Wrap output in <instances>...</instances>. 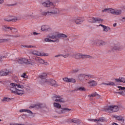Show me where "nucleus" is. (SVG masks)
I'll return each mask as SVG.
<instances>
[{"mask_svg":"<svg viewBox=\"0 0 125 125\" xmlns=\"http://www.w3.org/2000/svg\"><path fill=\"white\" fill-rule=\"evenodd\" d=\"M9 74H10V71L7 70V69H3L0 71V77L8 76Z\"/></svg>","mask_w":125,"mask_h":125,"instance_id":"nucleus-17","label":"nucleus"},{"mask_svg":"<svg viewBox=\"0 0 125 125\" xmlns=\"http://www.w3.org/2000/svg\"><path fill=\"white\" fill-rule=\"evenodd\" d=\"M120 109L117 105H110L108 108H106V111L108 113H113V112H118Z\"/></svg>","mask_w":125,"mask_h":125,"instance_id":"nucleus-7","label":"nucleus"},{"mask_svg":"<svg viewBox=\"0 0 125 125\" xmlns=\"http://www.w3.org/2000/svg\"><path fill=\"white\" fill-rule=\"evenodd\" d=\"M92 79L93 78H94V76L91 75V74H88V75H86V79Z\"/></svg>","mask_w":125,"mask_h":125,"instance_id":"nucleus-35","label":"nucleus"},{"mask_svg":"<svg viewBox=\"0 0 125 125\" xmlns=\"http://www.w3.org/2000/svg\"><path fill=\"white\" fill-rule=\"evenodd\" d=\"M103 84H104L105 85H115V83L114 82H107V83H103Z\"/></svg>","mask_w":125,"mask_h":125,"instance_id":"nucleus-30","label":"nucleus"},{"mask_svg":"<svg viewBox=\"0 0 125 125\" xmlns=\"http://www.w3.org/2000/svg\"><path fill=\"white\" fill-rule=\"evenodd\" d=\"M4 21H7V22H16L18 19H17V17H15L12 19H4Z\"/></svg>","mask_w":125,"mask_h":125,"instance_id":"nucleus-24","label":"nucleus"},{"mask_svg":"<svg viewBox=\"0 0 125 125\" xmlns=\"http://www.w3.org/2000/svg\"><path fill=\"white\" fill-rule=\"evenodd\" d=\"M73 57L75 59L80 60V59H86V58H89L91 59V58H92V57H91L90 55H84L82 53H77L73 55Z\"/></svg>","mask_w":125,"mask_h":125,"instance_id":"nucleus-5","label":"nucleus"},{"mask_svg":"<svg viewBox=\"0 0 125 125\" xmlns=\"http://www.w3.org/2000/svg\"><path fill=\"white\" fill-rule=\"evenodd\" d=\"M118 88H119L120 90H125V87H122L121 86H118Z\"/></svg>","mask_w":125,"mask_h":125,"instance_id":"nucleus-39","label":"nucleus"},{"mask_svg":"<svg viewBox=\"0 0 125 125\" xmlns=\"http://www.w3.org/2000/svg\"><path fill=\"white\" fill-rule=\"evenodd\" d=\"M77 72H79V69H74L73 71V73H77Z\"/></svg>","mask_w":125,"mask_h":125,"instance_id":"nucleus-47","label":"nucleus"},{"mask_svg":"<svg viewBox=\"0 0 125 125\" xmlns=\"http://www.w3.org/2000/svg\"><path fill=\"white\" fill-rule=\"evenodd\" d=\"M41 30L43 32H49L51 30V28L48 25H42L41 27Z\"/></svg>","mask_w":125,"mask_h":125,"instance_id":"nucleus-21","label":"nucleus"},{"mask_svg":"<svg viewBox=\"0 0 125 125\" xmlns=\"http://www.w3.org/2000/svg\"><path fill=\"white\" fill-rule=\"evenodd\" d=\"M94 42L97 46H101V45H105L106 44V42L101 40H95Z\"/></svg>","mask_w":125,"mask_h":125,"instance_id":"nucleus-15","label":"nucleus"},{"mask_svg":"<svg viewBox=\"0 0 125 125\" xmlns=\"http://www.w3.org/2000/svg\"><path fill=\"white\" fill-rule=\"evenodd\" d=\"M49 82V83H50L52 86H54L55 87L58 86V84H57V83H56V81H55V80L51 79Z\"/></svg>","mask_w":125,"mask_h":125,"instance_id":"nucleus-27","label":"nucleus"},{"mask_svg":"<svg viewBox=\"0 0 125 125\" xmlns=\"http://www.w3.org/2000/svg\"><path fill=\"white\" fill-rule=\"evenodd\" d=\"M21 78H23V79H26V78H28V76H27V75H26L25 73H23V74L21 75Z\"/></svg>","mask_w":125,"mask_h":125,"instance_id":"nucleus-36","label":"nucleus"},{"mask_svg":"<svg viewBox=\"0 0 125 125\" xmlns=\"http://www.w3.org/2000/svg\"><path fill=\"white\" fill-rule=\"evenodd\" d=\"M3 0H0V4H2V3H3Z\"/></svg>","mask_w":125,"mask_h":125,"instance_id":"nucleus-51","label":"nucleus"},{"mask_svg":"<svg viewBox=\"0 0 125 125\" xmlns=\"http://www.w3.org/2000/svg\"><path fill=\"white\" fill-rule=\"evenodd\" d=\"M121 83H125V78H121Z\"/></svg>","mask_w":125,"mask_h":125,"instance_id":"nucleus-41","label":"nucleus"},{"mask_svg":"<svg viewBox=\"0 0 125 125\" xmlns=\"http://www.w3.org/2000/svg\"><path fill=\"white\" fill-rule=\"evenodd\" d=\"M40 79H41L40 83L42 84V83H48V81L46 78H47V74L46 73H42L39 76Z\"/></svg>","mask_w":125,"mask_h":125,"instance_id":"nucleus-10","label":"nucleus"},{"mask_svg":"<svg viewBox=\"0 0 125 125\" xmlns=\"http://www.w3.org/2000/svg\"><path fill=\"white\" fill-rule=\"evenodd\" d=\"M10 101V98L4 97L2 100V102H9Z\"/></svg>","mask_w":125,"mask_h":125,"instance_id":"nucleus-32","label":"nucleus"},{"mask_svg":"<svg viewBox=\"0 0 125 125\" xmlns=\"http://www.w3.org/2000/svg\"><path fill=\"white\" fill-rule=\"evenodd\" d=\"M45 65H49V63L47 62H44V63Z\"/></svg>","mask_w":125,"mask_h":125,"instance_id":"nucleus-50","label":"nucleus"},{"mask_svg":"<svg viewBox=\"0 0 125 125\" xmlns=\"http://www.w3.org/2000/svg\"><path fill=\"white\" fill-rule=\"evenodd\" d=\"M116 26H117V23H114L113 27H116Z\"/></svg>","mask_w":125,"mask_h":125,"instance_id":"nucleus-56","label":"nucleus"},{"mask_svg":"<svg viewBox=\"0 0 125 125\" xmlns=\"http://www.w3.org/2000/svg\"><path fill=\"white\" fill-rule=\"evenodd\" d=\"M88 121L90 122H94L95 123H98L99 122H104L105 121V119L104 118H100L98 119H89Z\"/></svg>","mask_w":125,"mask_h":125,"instance_id":"nucleus-20","label":"nucleus"},{"mask_svg":"<svg viewBox=\"0 0 125 125\" xmlns=\"http://www.w3.org/2000/svg\"><path fill=\"white\" fill-rule=\"evenodd\" d=\"M114 118H115V119H116V120H117V121H119V122H122V123H125V118H124V117L121 115H115L114 116Z\"/></svg>","mask_w":125,"mask_h":125,"instance_id":"nucleus-22","label":"nucleus"},{"mask_svg":"<svg viewBox=\"0 0 125 125\" xmlns=\"http://www.w3.org/2000/svg\"><path fill=\"white\" fill-rule=\"evenodd\" d=\"M10 90H11L12 93H14L15 94H18V95H23L24 94V90L21 89H16V88H11Z\"/></svg>","mask_w":125,"mask_h":125,"instance_id":"nucleus-12","label":"nucleus"},{"mask_svg":"<svg viewBox=\"0 0 125 125\" xmlns=\"http://www.w3.org/2000/svg\"><path fill=\"white\" fill-rule=\"evenodd\" d=\"M25 112L28 113V114H33V112L29 109H25Z\"/></svg>","mask_w":125,"mask_h":125,"instance_id":"nucleus-40","label":"nucleus"},{"mask_svg":"<svg viewBox=\"0 0 125 125\" xmlns=\"http://www.w3.org/2000/svg\"><path fill=\"white\" fill-rule=\"evenodd\" d=\"M95 96H99V95H98L97 93L95 92L88 95V97H89L90 98L91 97H95Z\"/></svg>","mask_w":125,"mask_h":125,"instance_id":"nucleus-28","label":"nucleus"},{"mask_svg":"<svg viewBox=\"0 0 125 125\" xmlns=\"http://www.w3.org/2000/svg\"><path fill=\"white\" fill-rule=\"evenodd\" d=\"M67 36L63 33H58L55 32L52 34H50L47 36V38L44 39V42H59V39H64L65 38H67ZM49 39H53L55 40H51Z\"/></svg>","mask_w":125,"mask_h":125,"instance_id":"nucleus-2","label":"nucleus"},{"mask_svg":"<svg viewBox=\"0 0 125 125\" xmlns=\"http://www.w3.org/2000/svg\"><path fill=\"white\" fill-rule=\"evenodd\" d=\"M108 12V13H111L114 15H121L122 14L121 10H114L112 8H105L103 10V12Z\"/></svg>","mask_w":125,"mask_h":125,"instance_id":"nucleus-4","label":"nucleus"},{"mask_svg":"<svg viewBox=\"0 0 125 125\" xmlns=\"http://www.w3.org/2000/svg\"><path fill=\"white\" fill-rule=\"evenodd\" d=\"M122 19H123V20H125V17H123V18H122Z\"/></svg>","mask_w":125,"mask_h":125,"instance_id":"nucleus-57","label":"nucleus"},{"mask_svg":"<svg viewBox=\"0 0 125 125\" xmlns=\"http://www.w3.org/2000/svg\"><path fill=\"white\" fill-rule=\"evenodd\" d=\"M112 125H119L116 123H112Z\"/></svg>","mask_w":125,"mask_h":125,"instance_id":"nucleus-54","label":"nucleus"},{"mask_svg":"<svg viewBox=\"0 0 125 125\" xmlns=\"http://www.w3.org/2000/svg\"><path fill=\"white\" fill-rule=\"evenodd\" d=\"M85 20L84 18L79 17L72 19L71 21H72V22H75L77 25H81V24H82Z\"/></svg>","mask_w":125,"mask_h":125,"instance_id":"nucleus-9","label":"nucleus"},{"mask_svg":"<svg viewBox=\"0 0 125 125\" xmlns=\"http://www.w3.org/2000/svg\"><path fill=\"white\" fill-rule=\"evenodd\" d=\"M52 100L56 102H60L61 103H65V100L59 95L54 94L52 97Z\"/></svg>","mask_w":125,"mask_h":125,"instance_id":"nucleus-6","label":"nucleus"},{"mask_svg":"<svg viewBox=\"0 0 125 125\" xmlns=\"http://www.w3.org/2000/svg\"><path fill=\"white\" fill-rule=\"evenodd\" d=\"M97 84V83L94 80H90L86 83V85L89 87H91V86H95Z\"/></svg>","mask_w":125,"mask_h":125,"instance_id":"nucleus-19","label":"nucleus"},{"mask_svg":"<svg viewBox=\"0 0 125 125\" xmlns=\"http://www.w3.org/2000/svg\"><path fill=\"white\" fill-rule=\"evenodd\" d=\"M122 46L119 42L114 43L111 46L112 50H122Z\"/></svg>","mask_w":125,"mask_h":125,"instance_id":"nucleus-11","label":"nucleus"},{"mask_svg":"<svg viewBox=\"0 0 125 125\" xmlns=\"http://www.w3.org/2000/svg\"><path fill=\"white\" fill-rule=\"evenodd\" d=\"M32 53L34 55H37L38 56H40V54H39V53H37V52H36L35 51H33L32 52Z\"/></svg>","mask_w":125,"mask_h":125,"instance_id":"nucleus-38","label":"nucleus"},{"mask_svg":"<svg viewBox=\"0 0 125 125\" xmlns=\"http://www.w3.org/2000/svg\"><path fill=\"white\" fill-rule=\"evenodd\" d=\"M116 82H117L118 83H122L121 79H116Z\"/></svg>","mask_w":125,"mask_h":125,"instance_id":"nucleus-45","label":"nucleus"},{"mask_svg":"<svg viewBox=\"0 0 125 125\" xmlns=\"http://www.w3.org/2000/svg\"><path fill=\"white\" fill-rule=\"evenodd\" d=\"M33 35H34V36H36V35H39V33H38L35 32H34L33 33Z\"/></svg>","mask_w":125,"mask_h":125,"instance_id":"nucleus-49","label":"nucleus"},{"mask_svg":"<svg viewBox=\"0 0 125 125\" xmlns=\"http://www.w3.org/2000/svg\"><path fill=\"white\" fill-rule=\"evenodd\" d=\"M2 29L3 31H5V32H7V31H8L9 30H10V31H12V32H17V29H16V28L7 26V25L3 26L2 27Z\"/></svg>","mask_w":125,"mask_h":125,"instance_id":"nucleus-14","label":"nucleus"},{"mask_svg":"<svg viewBox=\"0 0 125 125\" xmlns=\"http://www.w3.org/2000/svg\"><path fill=\"white\" fill-rule=\"evenodd\" d=\"M71 122L72 123H74V124H79L80 123H81V122H80V120L77 118H74L72 119Z\"/></svg>","mask_w":125,"mask_h":125,"instance_id":"nucleus-29","label":"nucleus"},{"mask_svg":"<svg viewBox=\"0 0 125 125\" xmlns=\"http://www.w3.org/2000/svg\"><path fill=\"white\" fill-rule=\"evenodd\" d=\"M62 57H64V58H67V57H68L69 54L64 55L62 56Z\"/></svg>","mask_w":125,"mask_h":125,"instance_id":"nucleus-42","label":"nucleus"},{"mask_svg":"<svg viewBox=\"0 0 125 125\" xmlns=\"http://www.w3.org/2000/svg\"><path fill=\"white\" fill-rule=\"evenodd\" d=\"M21 48H28V45H21Z\"/></svg>","mask_w":125,"mask_h":125,"instance_id":"nucleus-43","label":"nucleus"},{"mask_svg":"<svg viewBox=\"0 0 125 125\" xmlns=\"http://www.w3.org/2000/svg\"><path fill=\"white\" fill-rule=\"evenodd\" d=\"M35 60H36V61H37V62H39V63H40V64H44V60H42V58H41L39 57H36Z\"/></svg>","mask_w":125,"mask_h":125,"instance_id":"nucleus-25","label":"nucleus"},{"mask_svg":"<svg viewBox=\"0 0 125 125\" xmlns=\"http://www.w3.org/2000/svg\"><path fill=\"white\" fill-rule=\"evenodd\" d=\"M62 80L65 83H76V79L72 78H69L68 77H65L62 78Z\"/></svg>","mask_w":125,"mask_h":125,"instance_id":"nucleus-18","label":"nucleus"},{"mask_svg":"<svg viewBox=\"0 0 125 125\" xmlns=\"http://www.w3.org/2000/svg\"><path fill=\"white\" fill-rule=\"evenodd\" d=\"M18 63L19 64H27L28 65H32V62L26 58H21L17 60Z\"/></svg>","mask_w":125,"mask_h":125,"instance_id":"nucleus-8","label":"nucleus"},{"mask_svg":"<svg viewBox=\"0 0 125 125\" xmlns=\"http://www.w3.org/2000/svg\"><path fill=\"white\" fill-rule=\"evenodd\" d=\"M78 79L82 81V80H86V75L81 74L78 75Z\"/></svg>","mask_w":125,"mask_h":125,"instance_id":"nucleus-26","label":"nucleus"},{"mask_svg":"<svg viewBox=\"0 0 125 125\" xmlns=\"http://www.w3.org/2000/svg\"><path fill=\"white\" fill-rule=\"evenodd\" d=\"M2 58H5V57H4V56H1L0 57V59H2Z\"/></svg>","mask_w":125,"mask_h":125,"instance_id":"nucleus-55","label":"nucleus"},{"mask_svg":"<svg viewBox=\"0 0 125 125\" xmlns=\"http://www.w3.org/2000/svg\"><path fill=\"white\" fill-rule=\"evenodd\" d=\"M49 54L48 53H43V54H40V56H49Z\"/></svg>","mask_w":125,"mask_h":125,"instance_id":"nucleus-37","label":"nucleus"},{"mask_svg":"<svg viewBox=\"0 0 125 125\" xmlns=\"http://www.w3.org/2000/svg\"><path fill=\"white\" fill-rule=\"evenodd\" d=\"M71 109L63 108L62 109V113H65V112H70L71 111Z\"/></svg>","mask_w":125,"mask_h":125,"instance_id":"nucleus-33","label":"nucleus"},{"mask_svg":"<svg viewBox=\"0 0 125 125\" xmlns=\"http://www.w3.org/2000/svg\"><path fill=\"white\" fill-rule=\"evenodd\" d=\"M61 56H63V55H61V54L57 55L55 56V57L57 58L58 57H61Z\"/></svg>","mask_w":125,"mask_h":125,"instance_id":"nucleus-44","label":"nucleus"},{"mask_svg":"<svg viewBox=\"0 0 125 125\" xmlns=\"http://www.w3.org/2000/svg\"><path fill=\"white\" fill-rule=\"evenodd\" d=\"M88 21L90 23H96V22H101V21H103V20H101L100 18H89L88 19Z\"/></svg>","mask_w":125,"mask_h":125,"instance_id":"nucleus-16","label":"nucleus"},{"mask_svg":"<svg viewBox=\"0 0 125 125\" xmlns=\"http://www.w3.org/2000/svg\"><path fill=\"white\" fill-rule=\"evenodd\" d=\"M14 5H15V4H9V6H14Z\"/></svg>","mask_w":125,"mask_h":125,"instance_id":"nucleus-53","label":"nucleus"},{"mask_svg":"<svg viewBox=\"0 0 125 125\" xmlns=\"http://www.w3.org/2000/svg\"><path fill=\"white\" fill-rule=\"evenodd\" d=\"M99 26H101V27H102V28H103V30L104 32H109V31H111V28L110 27H109L108 26L104 25L103 24H100Z\"/></svg>","mask_w":125,"mask_h":125,"instance_id":"nucleus-23","label":"nucleus"},{"mask_svg":"<svg viewBox=\"0 0 125 125\" xmlns=\"http://www.w3.org/2000/svg\"><path fill=\"white\" fill-rule=\"evenodd\" d=\"M20 37L19 35H11L9 34H3V38H0V43H3L8 42L10 38H18Z\"/></svg>","mask_w":125,"mask_h":125,"instance_id":"nucleus-3","label":"nucleus"},{"mask_svg":"<svg viewBox=\"0 0 125 125\" xmlns=\"http://www.w3.org/2000/svg\"><path fill=\"white\" fill-rule=\"evenodd\" d=\"M11 88H13V89H14V88H16V89H18L19 88H21V89H23L24 88V85L20 84H17V83H11L10 84Z\"/></svg>","mask_w":125,"mask_h":125,"instance_id":"nucleus-13","label":"nucleus"},{"mask_svg":"<svg viewBox=\"0 0 125 125\" xmlns=\"http://www.w3.org/2000/svg\"><path fill=\"white\" fill-rule=\"evenodd\" d=\"M54 107H55L56 108H58V109H60V108H61V104L58 103H54Z\"/></svg>","mask_w":125,"mask_h":125,"instance_id":"nucleus-31","label":"nucleus"},{"mask_svg":"<svg viewBox=\"0 0 125 125\" xmlns=\"http://www.w3.org/2000/svg\"><path fill=\"white\" fill-rule=\"evenodd\" d=\"M42 5L44 7H48V9L46 12H42V10H40L42 15L44 16H59L60 14V10L57 8L53 3L50 1L44 2L42 3Z\"/></svg>","mask_w":125,"mask_h":125,"instance_id":"nucleus-1","label":"nucleus"},{"mask_svg":"<svg viewBox=\"0 0 125 125\" xmlns=\"http://www.w3.org/2000/svg\"><path fill=\"white\" fill-rule=\"evenodd\" d=\"M30 17H31V18H36V16H34V15H30Z\"/></svg>","mask_w":125,"mask_h":125,"instance_id":"nucleus-52","label":"nucleus"},{"mask_svg":"<svg viewBox=\"0 0 125 125\" xmlns=\"http://www.w3.org/2000/svg\"><path fill=\"white\" fill-rule=\"evenodd\" d=\"M0 122H1V120L0 119Z\"/></svg>","mask_w":125,"mask_h":125,"instance_id":"nucleus-58","label":"nucleus"},{"mask_svg":"<svg viewBox=\"0 0 125 125\" xmlns=\"http://www.w3.org/2000/svg\"><path fill=\"white\" fill-rule=\"evenodd\" d=\"M20 113H23V112H26V109H21L20 110Z\"/></svg>","mask_w":125,"mask_h":125,"instance_id":"nucleus-48","label":"nucleus"},{"mask_svg":"<svg viewBox=\"0 0 125 125\" xmlns=\"http://www.w3.org/2000/svg\"><path fill=\"white\" fill-rule=\"evenodd\" d=\"M33 47H35V46L33 45H27V48H32Z\"/></svg>","mask_w":125,"mask_h":125,"instance_id":"nucleus-46","label":"nucleus"},{"mask_svg":"<svg viewBox=\"0 0 125 125\" xmlns=\"http://www.w3.org/2000/svg\"><path fill=\"white\" fill-rule=\"evenodd\" d=\"M77 90H79V91H85L86 89L84 87H79L77 88Z\"/></svg>","mask_w":125,"mask_h":125,"instance_id":"nucleus-34","label":"nucleus"}]
</instances>
